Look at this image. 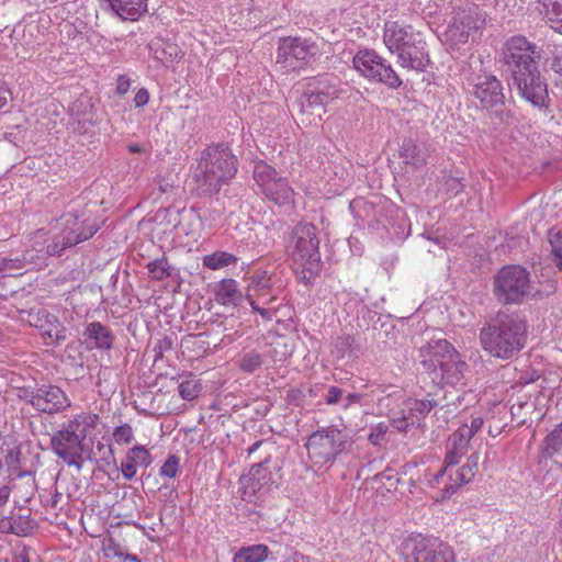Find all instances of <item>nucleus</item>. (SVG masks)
I'll use <instances>...</instances> for the list:
<instances>
[{
    "mask_svg": "<svg viewBox=\"0 0 562 562\" xmlns=\"http://www.w3.org/2000/svg\"><path fill=\"white\" fill-rule=\"evenodd\" d=\"M479 338L491 357L509 360L525 348L528 325L518 313L499 311L483 325Z\"/></svg>",
    "mask_w": 562,
    "mask_h": 562,
    "instance_id": "1",
    "label": "nucleus"
},
{
    "mask_svg": "<svg viewBox=\"0 0 562 562\" xmlns=\"http://www.w3.org/2000/svg\"><path fill=\"white\" fill-rule=\"evenodd\" d=\"M237 172V157L228 145L212 144L202 150L192 179L200 195L217 193Z\"/></svg>",
    "mask_w": 562,
    "mask_h": 562,
    "instance_id": "2",
    "label": "nucleus"
},
{
    "mask_svg": "<svg viewBox=\"0 0 562 562\" xmlns=\"http://www.w3.org/2000/svg\"><path fill=\"white\" fill-rule=\"evenodd\" d=\"M98 415L80 414L70 419L50 439L55 454L63 459L67 465L81 469L79 459L83 452L82 441L87 436V428L94 427Z\"/></svg>",
    "mask_w": 562,
    "mask_h": 562,
    "instance_id": "3",
    "label": "nucleus"
},
{
    "mask_svg": "<svg viewBox=\"0 0 562 562\" xmlns=\"http://www.w3.org/2000/svg\"><path fill=\"white\" fill-rule=\"evenodd\" d=\"M493 294L502 304H520L531 294L529 271L519 265L502 267L493 280Z\"/></svg>",
    "mask_w": 562,
    "mask_h": 562,
    "instance_id": "4",
    "label": "nucleus"
},
{
    "mask_svg": "<svg viewBox=\"0 0 562 562\" xmlns=\"http://www.w3.org/2000/svg\"><path fill=\"white\" fill-rule=\"evenodd\" d=\"M318 246L317 228L311 223L295 225L286 244L288 251L294 262L311 273L319 268L321 254Z\"/></svg>",
    "mask_w": 562,
    "mask_h": 562,
    "instance_id": "5",
    "label": "nucleus"
},
{
    "mask_svg": "<svg viewBox=\"0 0 562 562\" xmlns=\"http://www.w3.org/2000/svg\"><path fill=\"white\" fill-rule=\"evenodd\" d=\"M61 218L67 227L47 245L46 252L49 256L60 255L64 249L91 238L99 229L92 214L86 211L81 213L70 211Z\"/></svg>",
    "mask_w": 562,
    "mask_h": 562,
    "instance_id": "6",
    "label": "nucleus"
},
{
    "mask_svg": "<svg viewBox=\"0 0 562 562\" xmlns=\"http://www.w3.org/2000/svg\"><path fill=\"white\" fill-rule=\"evenodd\" d=\"M350 445V437L336 427H325L314 431L306 442L311 460L316 465L333 462Z\"/></svg>",
    "mask_w": 562,
    "mask_h": 562,
    "instance_id": "7",
    "label": "nucleus"
},
{
    "mask_svg": "<svg viewBox=\"0 0 562 562\" xmlns=\"http://www.w3.org/2000/svg\"><path fill=\"white\" fill-rule=\"evenodd\" d=\"M252 176L263 196L279 206L292 205L295 192L288 179L263 160L254 162Z\"/></svg>",
    "mask_w": 562,
    "mask_h": 562,
    "instance_id": "8",
    "label": "nucleus"
},
{
    "mask_svg": "<svg viewBox=\"0 0 562 562\" xmlns=\"http://www.w3.org/2000/svg\"><path fill=\"white\" fill-rule=\"evenodd\" d=\"M19 397L37 413L50 416L63 413L71 406L67 393L56 384H40L22 389Z\"/></svg>",
    "mask_w": 562,
    "mask_h": 562,
    "instance_id": "9",
    "label": "nucleus"
},
{
    "mask_svg": "<svg viewBox=\"0 0 562 562\" xmlns=\"http://www.w3.org/2000/svg\"><path fill=\"white\" fill-rule=\"evenodd\" d=\"M405 562H456L453 549L435 538L412 535L403 543Z\"/></svg>",
    "mask_w": 562,
    "mask_h": 562,
    "instance_id": "10",
    "label": "nucleus"
},
{
    "mask_svg": "<svg viewBox=\"0 0 562 562\" xmlns=\"http://www.w3.org/2000/svg\"><path fill=\"white\" fill-rule=\"evenodd\" d=\"M318 47L315 42L302 37H282L277 49V64L289 72L303 69L316 55Z\"/></svg>",
    "mask_w": 562,
    "mask_h": 562,
    "instance_id": "11",
    "label": "nucleus"
},
{
    "mask_svg": "<svg viewBox=\"0 0 562 562\" xmlns=\"http://www.w3.org/2000/svg\"><path fill=\"white\" fill-rule=\"evenodd\" d=\"M355 69L370 81L381 82L389 88L396 89L402 85L401 78L391 64L372 49L359 50L353 59Z\"/></svg>",
    "mask_w": 562,
    "mask_h": 562,
    "instance_id": "12",
    "label": "nucleus"
},
{
    "mask_svg": "<svg viewBox=\"0 0 562 562\" xmlns=\"http://www.w3.org/2000/svg\"><path fill=\"white\" fill-rule=\"evenodd\" d=\"M484 23V15L474 4L454 9L445 32L446 42L450 46L464 44L470 38H474V35L483 27Z\"/></svg>",
    "mask_w": 562,
    "mask_h": 562,
    "instance_id": "13",
    "label": "nucleus"
},
{
    "mask_svg": "<svg viewBox=\"0 0 562 562\" xmlns=\"http://www.w3.org/2000/svg\"><path fill=\"white\" fill-rule=\"evenodd\" d=\"M512 80L519 95L527 102L537 108L547 105L548 86L538 69L537 63L514 70Z\"/></svg>",
    "mask_w": 562,
    "mask_h": 562,
    "instance_id": "14",
    "label": "nucleus"
},
{
    "mask_svg": "<svg viewBox=\"0 0 562 562\" xmlns=\"http://www.w3.org/2000/svg\"><path fill=\"white\" fill-rule=\"evenodd\" d=\"M458 351L446 339H431L426 346L419 349L420 364L430 378L432 371H438L452 357H456Z\"/></svg>",
    "mask_w": 562,
    "mask_h": 562,
    "instance_id": "15",
    "label": "nucleus"
},
{
    "mask_svg": "<svg viewBox=\"0 0 562 562\" xmlns=\"http://www.w3.org/2000/svg\"><path fill=\"white\" fill-rule=\"evenodd\" d=\"M472 93L485 109L504 104L505 101L502 82L493 75H477L473 79Z\"/></svg>",
    "mask_w": 562,
    "mask_h": 562,
    "instance_id": "16",
    "label": "nucleus"
},
{
    "mask_svg": "<svg viewBox=\"0 0 562 562\" xmlns=\"http://www.w3.org/2000/svg\"><path fill=\"white\" fill-rule=\"evenodd\" d=\"M280 289L276 288L271 276L267 271H256L247 285L245 299L247 302L274 304L279 300Z\"/></svg>",
    "mask_w": 562,
    "mask_h": 562,
    "instance_id": "17",
    "label": "nucleus"
},
{
    "mask_svg": "<svg viewBox=\"0 0 562 562\" xmlns=\"http://www.w3.org/2000/svg\"><path fill=\"white\" fill-rule=\"evenodd\" d=\"M268 460L254 464L248 474L240 477L243 498H251L260 492H267L276 483L272 472L267 467Z\"/></svg>",
    "mask_w": 562,
    "mask_h": 562,
    "instance_id": "18",
    "label": "nucleus"
},
{
    "mask_svg": "<svg viewBox=\"0 0 562 562\" xmlns=\"http://www.w3.org/2000/svg\"><path fill=\"white\" fill-rule=\"evenodd\" d=\"M536 46L522 36H514L505 44L503 52L504 63L509 66L512 72L522 66L536 63Z\"/></svg>",
    "mask_w": 562,
    "mask_h": 562,
    "instance_id": "19",
    "label": "nucleus"
},
{
    "mask_svg": "<svg viewBox=\"0 0 562 562\" xmlns=\"http://www.w3.org/2000/svg\"><path fill=\"white\" fill-rule=\"evenodd\" d=\"M70 120L68 128L76 134L86 135L97 124L98 117L90 100L78 99L69 106Z\"/></svg>",
    "mask_w": 562,
    "mask_h": 562,
    "instance_id": "20",
    "label": "nucleus"
},
{
    "mask_svg": "<svg viewBox=\"0 0 562 562\" xmlns=\"http://www.w3.org/2000/svg\"><path fill=\"white\" fill-rule=\"evenodd\" d=\"M419 35L409 25H403L398 22H387L384 25L383 42L392 54H398L405 49Z\"/></svg>",
    "mask_w": 562,
    "mask_h": 562,
    "instance_id": "21",
    "label": "nucleus"
},
{
    "mask_svg": "<svg viewBox=\"0 0 562 562\" xmlns=\"http://www.w3.org/2000/svg\"><path fill=\"white\" fill-rule=\"evenodd\" d=\"M479 459V453L474 452L468 458L467 463L460 469H457L454 472H452V468H450L449 481L441 490L440 497L442 501L450 498L460 490L461 486L472 481L475 474V470L477 469Z\"/></svg>",
    "mask_w": 562,
    "mask_h": 562,
    "instance_id": "22",
    "label": "nucleus"
},
{
    "mask_svg": "<svg viewBox=\"0 0 562 562\" xmlns=\"http://www.w3.org/2000/svg\"><path fill=\"white\" fill-rule=\"evenodd\" d=\"M397 61L403 68L424 71L428 67L430 59L426 50V42L419 35L405 49L397 55Z\"/></svg>",
    "mask_w": 562,
    "mask_h": 562,
    "instance_id": "23",
    "label": "nucleus"
},
{
    "mask_svg": "<svg viewBox=\"0 0 562 562\" xmlns=\"http://www.w3.org/2000/svg\"><path fill=\"white\" fill-rule=\"evenodd\" d=\"M467 363L461 359L459 352L448 361L438 371H432L429 378L435 385L442 386L445 384L456 385L464 378Z\"/></svg>",
    "mask_w": 562,
    "mask_h": 562,
    "instance_id": "24",
    "label": "nucleus"
},
{
    "mask_svg": "<svg viewBox=\"0 0 562 562\" xmlns=\"http://www.w3.org/2000/svg\"><path fill=\"white\" fill-rule=\"evenodd\" d=\"M146 268L151 281H167L175 286L181 285L180 270L171 265L166 256L150 260Z\"/></svg>",
    "mask_w": 562,
    "mask_h": 562,
    "instance_id": "25",
    "label": "nucleus"
},
{
    "mask_svg": "<svg viewBox=\"0 0 562 562\" xmlns=\"http://www.w3.org/2000/svg\"><path fill=\"white\" fill-rule=\"evenodd\" d=\"M108 9L124 21H137L148 11V0H104Z\"/></svg>",
    "mask_w": 562,
    "mask_h": 562,
    "instance_id": "26",
    "label": "nucleus"
},
{
    "mask_svg": "<svg viewBox=\"0 0 562 562\" xmlns=\"http://www.w3.org/2000/svg\"><path fill=\"white\" fill-rule=\"evenodd\" d=\"M148 49L154 59L169 67L176 64L181 57V48L175 42L156 37L148 44Z\"/></svg>",
    "mask_w": 562,
    "mask_h": 562,
    "instance_id": "27",
    "label": "nucleus"
},
{
    "mask_svg": "<svg viewBox=\"0 0 562 562\" xmlns=\"http://www.w3.org/2000/svg\"><path fill=\"white\" fill-rule=\"evenodd\" d=\"M86 342L92 348L109 350L113 346L112 330L100 322L88 323L83 330Z\"/></svg>",
    "mask_w": 562,
    "mask_h": 562,
    "instance_id": "28",
    "label": "nucleus"
},
{
    "mask_svg": "<svg viewBox=\"0 0 562 562\" xmlns=\"http://www.w3.org/2000/svg\"><path fill=\"white\" fill-rule=\"evenodd\" d=\"M215 301L224 306H237L243 301V293L235 279L226 278L218 281L213 290Z\"/></svg>",
    "mask_w": 562,
    "mask_h": 562,
    "instance_id": "29",
    "label": "nucleus"
},
{
    "mask_svg": "<svg viewBox=\"0 0 562 562\" xmlns=\"http://www.w3.org/2000/svg\"><path fill=\"white\" fill-rule=\"evenodd\" d=\"M21 456L19 446H0V481L11 482L12 474L16 473L21 465Z\"/></svg>",
    "mask_w": 562,
    "mask_h": 562,
    "instance_id": "30",
    "label": "nucleus"
},
{
    "mask_svg": "<svg viewBox=\"0 0 562 562\" xmlns=\"http://www.w3.org/2000/svg\"><path fill=\"white\" fill-rule=\"evenodd\" d=\"M329 101H325L323 97L318 95L315 91H311L307 87L306 91L299 100L300 111L302 114L308 116V122L312 123L316 119L322 120L323 114L326 112L325 106Z\"/></svg>",
    "mask_w": 562,
    "mask_h": 562,
    "instance_id": "31",
    "label": "nucleus"
},
{
    "mask_svg": "<svg viewBox=\"0 0 562 562\" xmlns=\"http://www.w3.org/2000/svg\"><path fill=\"white\" fill-rule=\"evenodd\" d=\"M307 87L311 88V91H315L325 101L329 102L338 98L341 92L340 80L334 75H323L313 78Z\"/></svg>",
    "mask_w": 562,
    "mask_h": 562,
    "instance_id": "32",
    "label": "nucleus"
},
{
    "mask_svg": "<svg viewBox=\"0 0 562 562\" xmlns=\"http://www.w3.org/2000/svg\"><path fill=\"white\" fill-rule=\"evenodd\" d=\"M542 454L551 459L554 464L562 469V423L555 425L546 436L542 446Z\"/></svg>",
    "mask_w": 562,
    "mask_h": 562,
    "instance_id": "33",
    "label": "nucleus"
},
{
    "mask_svg": "<svg viewBox=\"0 0 562 562\" xmlns=\"http://www.w3.org/2000/svg\"><path fill=\"white\" fill-rule=\"evenodd\" d=\"M470 441L471 440L458 429L449 437L447 445L448 451L445 457L447 467H453L460 462L461 458L468 451Z\"/></svg>",
    "mask_w": 562,
    "mask_h": 562,
    "instance_id": "34",
    "label": "nucleus"
},
{
    "mask_svg": "<svg viewBox=\"0 0 562 562\" xmlns=\"http://www.w3.org/2000/svg\"><path fill=\"white\" fill-rule=\"evenodd\" d=\"M536 9L555 32L562 34V0H537Z\"/></svg>",
    "mask_w": 562,
    "mask_h": 562,
    "instance_id": "35",
    "label": "nucleus"
},
{
    "mask_svg": "<svg viewBox=\"0 0 562 562\" xmlns=\"http://www.w3.org/2000/svg\"><path fill=\"white\" fill-rule=\"evenodd\" d=\"M401 157L407 165L415 168L423 167L427 162L428 150L425 145L413 140H405L401 148Z\"/></svg>",
    "mask_w": 562,
    "mask_h": 562,
    "instance_id": "36",
    "label": "nucleus"
},
{
    "mask_svg": "<svg viewBox=\"0 0 562 562\" xmlns=\"http://www.w3.org/2000/svg\"><path fill=\"white\" fill-rule=\"evenodd\" d=\"M14 480H19L21 483L13 484L11 486L12 490H16L25 502L31 501L36 491V482L33 473L31 471H21L19 468L16 473L11 476V481Z\"/></svg>",
    "mask_w": 562,
    "mask_h": 562,
    "instance_id": "37",
    "label": "nucleus"
},
{
    "mask_svg": "<svg viewBox=\"0 0 562 562\" xmlns=\"http://www.w3.org/2000/svg\"><path fill=\"white\" fill-rule=\"evenodd\" d=\"M35 257L36 255L33 250H26L21 256H16L14 258H2L0 259V272L21 269H25L27 271L33 268Z\"/></svg>",
    "mask_w": 562,
    "mask_h": 562,
    "instance_id": "38",
    "label": "nucleus"
},
{
    "mask_svg": "<svg viewBox=\"0 0 562 562\" xmlns=\"http://www.w3.org/2000/svg\"><path fill=\"white\" fill-rule=\"evenodd\" d=\"M269 548L265 544H254L239 549L235 555L234 562H263L268 558Z\"/></svg>",
    "mask_w": 562,
    "mask_h": 562,
    "instance_id": "39",
    "label": "nucleus"
},
{
    "mask_svg": "<svg viewBox=\"0 0 562 562\" xmlns=\"http://www.w3.org/2000/svg\"><path fill=\"white\" fill-rule=\"evenodd\" d=\"M238 258L227 251H215L211 255H206L203 258V266L211 270H218L224 267L235 265Z\"/></svg>",
    "mask_w": 562,
    "mask_h": 562,
    "instance_id": "40",
    "label": "nucleus"
},
{
    "mask_svg": "<svg viewBox=\"0 0 562 562\" xmlns=\"http://www.w3.org/2000/svg\"><path fill=\"white\" fill-rule=\"evenodd\" d=\"M548 243L550 245V252L552 261L555 267L562 271V231L552 227L548 231Z\"/></svg>",
    "mask_w": 562,
    "mask_h": 562,
    "instance_id": "41",
    "label": "nucleus"
},
{
    "mask_svg": "<svg viewBox=\"0 0 562 562\" xmlns=\"http://www.w3.org/2000/svg\"><path fill=\"white\" fill-rule=\"evenodd\" d=\"M125 459L134 467L148 468L153 463V457L145 446L138 445L131 448Z\"/></svg>",
    "mask_w": 562,
    "mask_h": 562,
    "instance_id": "42",
    "label": "nucleus"
},
{
    "mask_svg": "<svg viewBox=\"0 0 562 562\" xmlns=\"http://www.w3.org/2000/svg\"><path fill=\"white\" fill-rule=\"evenodd\" d=\"M178 392L182 400L192 401L196 398L201 392V385L192 374L183 376L178 385Z\"/></svg>",
    "mask_w": 562,
    "mask_h": 562,
    "instance_id": "43",
    "label": "nucleus"
},
{
    "mask_svg": "<svg viewBox=\"0 0 562 562\" xmlns=\"http://www.w3.org/2000/svg\"><path fill=\"white\" fill-rule=\"evenodd\" d=\"M408 403V413L415 415L418 418L419 424L422 420L430 413V411L438 405V403L434 400H416L409 398L406 401Z\"/></svg>",
    "mask_w": 562,
    "mask_h": 562,
    "instance_id": "44",
    "label": "nucleus"
},
{
    "mask_svg": "<svg viewBox=\"0 0 562 562\" xmlns=\"http://www.w3.org/2000/svg\"><path fill=\"white\" fill-rule=\"evenodd\" d=\"M392 426L401 432H406L409 428L418 427L420 424L415 415L408 413V403L405 402L401 416L392 419Z\"/></svg>",
    "mask_w": 562,
    "mask_h": 562,
    "instance_id": "45",
    "label": "nucleus"
},
{
    "mask_svg": "<svg viewBox=\"0 0 562 562\" xmlns=\"http://www.w3.org/2000/svg\"><path fill=\"white\" fill-rule=\"evenodd\" d=\"M13 525L14 535L19 537L30 536L37 528V522L30 514L13 517Z\"/></svg>",
    "mask_w": 562,
    "mask_h": 562,
    "instance_id": "46",
    "label": "nucleus"
},
{
    "mask_svg": "<svg viewBox=\"0 0 562 562\" xmlns=\"http://www.w3.org/2000/svg\"><path fill=\"white\" fill-rule=\"evenodd\" d=\"M175 335H165L158 338L151 348L154 362L161 360L167 351L173 348Z\"/></svg>",
    "mask_w": 562,
    "mask_h": 562,
    "instance_id": "47",
    "label": "nucleus"
},
{
    "mask_svg": "<svg viewBox=\"0 0 562 562\" xmlns=\"http://www.w3.org/2000/svg\"><path fill=\"white\" fill-rule=\"evenodd\" d=\"M263 363L262 356L257 351H249L243 355L239 360V368L247 373L258 370Z\"/></svg>",
    "mask_w": 562,
    "mask_h": 562,
    "instance_id": "48",
    "label": "nucleus"
},
{
    "mask_svg": "<svg viewBox=\"0 0 562 562\" xmlns=\"http://www.w3.org/2000/svg\"><path fill=\"white\" fill-rule=\"evenodd\" d=\"M180 458L176 454L168 456L159 469V475L167 479H175L179 472Z\"/></svg>",
    "mask_w": 562,
    "mask_h": 562,
    "instance_id": "49",
    "label": "nucleus"
},
{
    "mask_svg": "<svg viewBox=\"0 0 562 562\" xmlns=\"http://www.w3.org/2000/svg\"><path fill=\"white\" fill-rule=\"evenodd\" d=\"M251 310L257 312L263 321L271 322L279 311V307L274 304H261L259 302H248Z\"/></svg>",
    "mask_w": 562,
    "mask_h": 562,
    "instance_id": "50",
    "label": "nucleus"
},
{
    "mask_svg": "<svg viewBox=\"0 0 562 562\" xmlns=\"http://www.w3.org/2000/svg\"><path fill=\"white\" fill-rule=\"evenodd\" d=\"M47 322L54 326V330H45L44 336L54 340L55 344H59L66 339V328L58 322L55 316L48 317Z\"/></svg>",
    "mask_w": 562,
    "mask_h": 562,
    "instance_id": "51",
    "label": "nucleus"
},
{
    "mask_svg": "<svg viewBox=\"0 0 562 562\" xmlns=\"http://www.w3.org/2000/svg\"><path fill=\"white\" fill-rule=\"evenodd\" d=\"M113 438L119 445H128L134 439V431L130 424L117 426L113 430Z\"/></svg>",
    "mask_w": 562,
    "mask_h": 562,
    "instance_id": "52",
    "label": "nucleus"
},
{
    "mask_svg": "<svg viewBox=\"0 0 562 562\" xmlns=\"http://www.w3.org/2000/svg\"><path fill=\"white\" fill-rule=\"evenodd\" d=\"M483 424L482 417H473L470 425L463 424L458 430L471 440L481 430Z\"/></svg>",
    "mask_w": 562,
    "mask_h": 562,
    "instance_id": "53",
    "label": "nucleus"
},
{
    "mask_svg": "<svg viewBox=\"0 0 562 562\" xmlns=\"http://www.w3.org/2000/svg\"><path fill=\"white\" fill-rule=\"evenodd\" d=\"M355 338L351 335H341L336 338L334 346L339 357H344L345 353L352 347Z\"/></svg>",
    "mask_w": 562,
    "mask_h": 562,
    "instance_id": "54",
    "label": "nucleus"
},
{
    "mask_svg": "<svg viewBox=\"0 0 562 562\" xmlns=\"http://www.w3.org/2000/svg\"><path fill=\"white\" fill-rule=\"evenodd\" d=\"M103 551L106 558L116 557L123 559L125 555L122 547L113 539H109L106 542H104Z\"/></svg>",
    "mask_w": 562,
    "mask_h": 562,
    "instance_id": "55",
    "label": "nucleus"
},
{
    "mask_svg": "<svg viewBox=\"0 0 562 562\" xmlns=\"http://www.w3.org/2000/svg\"><path fill=\"white\" fill-rule=\"evenodd\" d=\"M342 395H344L342 389H340L336 385H330L327 390V394L325 395V402L328 405H337V404L341 403Z\"/></svg>",
    "mask_w": 562,
    "mask_h": 562,
    "instance_id": "56",
    "label": "nucleus"
},
{
    "mask_svg": "<svg viewBox=\"0 0 562 562\" xmlns=\"http://www.w3.org/2000/svg\"><path fill=\"white\" fill-rule=\"evenodd\" d=\"M47 316L52 318L53 315L46 313L45 311H42V312H38L36 314V323H33V319H30V323L31 325H34L35 327H38L43 330V333L45 330H54V326H52L48 322H47Z\"/></svg>",
    "mask_w": 562,
    "mask_h": 562,
    "instance_id": "57",
    "label": "nucleus"
},
{
    "mask_svg": "<svg viewBox=\"0 0 562 562\" xmlns=\"http://www.w3.org/2000/svg\"><path fill=\"white\" fill-rule=\"evenodd\" d=\"M131 78L127 75H120L116 80V93L124 95L131 88Z\"/></svg>",
    "mask_w": 562,
    "mask_h": 562,
    "instance_id": "58",
    "label": "nucleus"
},
{
    "mask_svg": "<svg viewBox=\"0 0 562 562\" xmlns=\"http://www.w3.org/2000/svg\"><path fill=\"white\" fill-rule=\"evenodd\" d=\"M120 469H121L122 475L126 480H132L136 475V472H137V468L134 467L131 462H128L125 458L121 462Z\"/></svg>",
    "mask_w": 562,
    "mask_h": 562,
    "instance_id": "59",
    "label": "nucleus"
},
{
    "mask_svg": "<svg viewBox=\"0 0 562 562\" xmlns=\"http://www.w3.org/2000/svg\"><path fill=\"white\" fill-rule=\"evenodd\" d=\"M0 532L14 535L13 516L0 515Z\"/></svg>",
    "mask_w": 562,
    "mask_h": 562,
    "instance_id": "60",
    "label": "nucleus"
},
{
    "mask_svg": "<svg viewBox=\"0 0 562 562\" xmlns=\"http://www.w3.org/2000/svg\"><path fill=\"white\" fill-rule=\"evenodd\" d=\"M362 400V395L360 393H348L347 395H342L341 400V408L348 409L353 404L359 403Z\"/></svg>",
    "mask_w": 562,
    "mask_h": 562,
    "instance_id": "61",
    "label": "nucleus"
},
{
    "mask_svg": "<svg viewBox=\"0 0 562 562\" xmlns=\"http://www.w3.org/2000/svg\"><path fill=\"white\" fill-rule=\"evenodd\" d=\"M149 101V92L146 88H140L135 97H134V104L136 108H143L145 106Z\"/></svg>",
    "mask_w": 562,
    "mask_h": 562,
    "instance_id": "62",
    "label": "nucleus"
},
{
    "mask_svg": "<svg viewBox=\"0 0 562 562\" xmlns=\"http://www.w3.org/2000/svg\"><path fill=\"white\" fill-rule=\"evenodd\" d=\"M450 468L451 467H447L445 462V465L429 480L430 486H437L446 474L449 475Z\"/></svg>",
    "mask_w": 562,
    "mask_h": 562,
    "instance_id": "63",
    "label": "nucleus"
},
{
    "mask_svg": "<svg viewBox=\"0 0 562 562\" xmlns=\"http://www.w3.org/2000/svg\"><path fill=\"white\" fill-rule=\"evenodd\" d=\"M12 487L9 484H4L0 486V507L4 505L10 497Z\"/></svg>",
    "mask_w": 562,
    "mask_h": 562,
    "instance_id": "64",
    "label": "nucleus"
}]
</instances>
